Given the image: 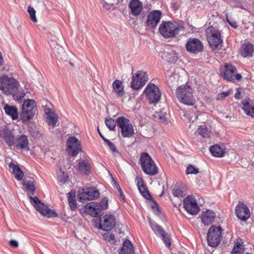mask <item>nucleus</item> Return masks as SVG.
<instances>
[{"label": "nucleus", "mask_w": 254, "mask_h": 254, "mask_svg": "<svg viewBox=\"0 0 254 254\" xmlns=\"http://www.w3.org/2000/svg\"><path fill=\"white\" fill-rule=\"evenodd\" d=\"M19 86L18 82L14 78L6 75L0 76V90L6 95L13 94Z\"/></svg>", "instance_id": "nucleus-1"}, {"label": "nucleus", "mask_w": 254, "mask_h": 254, "mask_svg": "<svg viewBox=\"0 0 254 254\" xmlns=\"http://www.w3.org/2000/svg\"><path fill=\"white\" fill-rule=\"evenodd\" d=\"M184 29V28L183 26L175 24L170 21L163 22L159 27L160 33L166 38L175 37Z\"/></svg>", "instance_id": "nucleus-2"}, {"label": "nucleus", "mask_w": 254, "mask_h": 254, "mask_svg": "<svg viewBox=\"0 0 254 254\" xmlns=\"http://www.w3.org/2000/svg\"><path fill=\"white\" fill-rule=\"evenodd\" d=\"M206 33L209 46L213 51L222 46L223 40L219 29L211 26L206 30Z\"/></svg>", "instance_id": "nucleus-3"}, {"label": "nucleus", "mask_w": 254, "mask_h": 254, "mask_svg": "<svg viewBox=\"0 0 254 254\" xmlns=\"http://www.w3.org/2000/svg\"><path fill=\"white\" fill-rule=\"evenodd\" d=\"M176 95L179 101L187 105H193L195 100L192 96V89L189 85H182L179 87L176 91Z\"/></svg>", "instance_id": "nucleus-4"}, {"label": "nucleus", "mask_w": 254, "mask_h": 254, "mask_svg": "<svg viewBox=\"0 0 254 254\" xmlns=\"http://www.w3.org/2000/svg\"><path fill=\"white\" fill-rule=\"evenodd\" d=\"M140 165L143 171L146 174L154 176L158 174V170L151 156L146 152L140 156Z\"/></svg>", "instance_id": "nucleus-5"}, {"label": "nucleus", "mask_w": 254, "mask_h": 254, "mask_svg": "<svg viewBox=\"0 0 254 254\" xmlns=\"http://www.w3.org/2000/svg\"><path fill=\"white\" fill-rule=\"evenodd\" d=\"M30 202L35 209L43 216L47 217H57L58 213L54 210L48 208L37 196H29Z\"/></svg>", "instance_id": "nucleus-6"}, {"label": "nucleus", "mask_w": 254, "mask_h": 254, "mask_svg": "<svg viewBox=\"0 0 254 254\" xmlns=\"http://www.w3.org/2000/svg\"><path fill=\"white\" fill-rule=\"evenodd\" d=\"M36 108L33 100H25L22 104V111L20 113V119L23 122H26L35 115Z\"/></svg>", "instance_id": "nucleus-7"}, {"label": "nucleus", "mask_w": 254, "mask_h": 254, "mask_svg": "<svg viewBox=\"0 0 254 254\" xmlns=\"http://www.w3.org/2000/svg\"><path fill=\"white\" fill-rule=\"evenodd\" d=\"M222 229L220 226L211 227L207 233V241L208 245L211 247L217 246L221 241Z\"/></svg>", "instance_id": "nucleus-8"}, {"label": "nucleus", "mask_w": 254, "mask_h": 254, "mask_svg": "<svg viewBox=\"0 0 254 254\" xmlns=\"http://www.w3.org/2000/svg\"><path fill=\"white\" fill-rule=\"evenodd\" d=\"M116 123L124 137H130L133 135V126L128 119L123 116L120 117L117 119Z\"/></svg>", "instance_id": "nucleus-9"}, {"label": "nucleus", "mask_w": 254, "mask_h": 254, "mask_svg": "<svg viewBox=\"0 0 254 254\" xmlns=\"http://www.w3.org/2000/svg\"><path fill=\"white\" fill-rule=\"evenodd\" d=\"M236 72L237 68L231 64H226L220 69L221 76L224 79L230 81H234L235 79L237 80H240L242 79L241 74Z\"/></svg>", "instance_id": "nucleus-10"}, {"label": "nucleus", "mask_w": 254, "mask_h": 254, "mask_svg": "<svg viewBox=\"0 0 254 254\" xmlns=\"http://www.w3.org/2000/svg\"><path fill=\"white\" fill-rule=\"evenodd\" d=\"M143 93L150 103H156L161 98V92L158 87L153 83H149L145 88Z\"/></svg>", "instance_id": "nucleus-11"}, {"label": "nucleus", "mask_w": 254, "mask_h": 254, "mask_svg": "<svg viewBox=\"0 0 254 254\" xmlns=\"http://www.w3.org/2000/svg\"><path fill=\"white\" fill-rule=\"evenodd\" d=\"M148 80V74L146 72L138 71L132 75L131 82V87L133 89L137 90L143 87Z\"/></svg>", "instance_id": "nucleus-12"}, {"label": "nucleus", "mask_w": 254, "mask_h": 254, "mask_svg": "<svg viewBox=\"0 0 254 254\" xmlns=\"http://www.w3.org/2000/svg\"><path fill=\"white\" fill-rule=\"evenodd\" d=\"M183 204L185 210L191 215L197 214L200 210L195 198L192 195H188L185 198Z\"/></svg>", "instance_id": "nucleus-13"}, {"label": "nucleus", "mask_w": 254, "mask_h": 254, "mask_svg": "<svg viewBox=\"0 0 254 254\" xmlns=\"http://www.w3.org/2000/svg\"><path fill=\"white\" fill-rule=\"evenodd\" d=\"M186 48L188 52L197 54L203 51L204 47L202 42L198 39L190 38L186 44Z\"/></svg>", "instance_id": "nucleus-14"}, {"label": "nucleus", "mask_w": 254, "mask_h": 254, "mask_svg": "<svg viewBox=\"0 0 254 254\" xmlns=\"http://www.w3.org/2000/svg\"><path fill=\"white\" fill-rule=\"evenodd\" d=\"M67 150L69 154L75 156L81 151L80 142L75 136H69L67 140Z\"/></svg>", "instance_id": "nucleus-15"}, {"label": "nucleus", "mask_w": 254, "mask_h": 254, "mask_svg": "<svg viewBox=\"0 0 254 254\" xmlns=\"http://www.w3.org/2000/svg\"><path fill=\"white\" fill-rule=\"evenodd\" d=\"M162 13L160 10H153L148 15L145 25L149 29H154L159 23Z\"/></svg>", "instance_id": "nucleus-16"}, {"label": "nucleus", "mask_w": 254, "mask_h": 254, "mask_svg": "<svg viewBox=\"0 0 254 254\" xmlns=\"http://www.w3.org/2000/svg\"><path fill=\"white\" fill-rule=\"evenodd\" d=\"M103 220L100 219L99 227L103 231H109L114 228L116 221L114 215L106 214L103 217Z\"/></svg>", "instance_id": "nucleus-17"}, {"label": "nucleus", "mask_w": 254, "mask_h": 254, "mask_svg": "<svg viewBox=\"0 0 254 254\" xmlns=\"http://www.w3.org/2000/svg\"><path fill=\"white\" fill-rule=\"evenodd\" d=\"M235 213L236 216L241 220L245 221L250 217V212L249 208L244 202H239L236 207Z\"/></svg>", "instance_id": "nucleus-18"}, {"label": "nucleus", "mask_w": 254, "mask_h": 254, "mask_svg": "<svg viewBox=\"0 0 254 254\" xmlns=\"http://www.w3.org/2000/svg\"><path fill=\"white\" fill-rule=\"evenodd\" d=\"M135 182L139 192L142 196L147 199L151 198V194H150L146 186L144 184L143 179L141 177H136L135 179Z\"/></svg>", "instance_id": "nucleus-19"}, {"label": "nucleus", "mask_w": 254, "mask_h": 254, "mask_svg": "<svg viewBox=\"0 0 254 254\" xmlns=\"http://www.w3.org/2000/svg\"><path fill=\"white\" fill-rule=\"evenodd\" d=\"M241 56L244 58H251L253 56L254 46L251 43H244L240 48Z\"/></svg>", "instance_id": "nucleus-20"}, {"label": "nucleus", "mask_w": 254, "mask_h": 254, "mask_svg": "<svg viewBox=\"0 0 254 254\" xmlns=\"http://www.w3.org/2000/svg\"><path fill=\"white\" fill-rule=\"evenodd\" d=\"M129 7L131 14L134 16H137L142 10L143 4L139 0H131L129 4Z\"/></svg>", "instance_id": "nucleus-21"}, {"label": "nucleus", "mask_w": 254, "mask_h": 254, "mask_svg": "<svg viewBox=\"0 0 254 254\" xmlns=\"http://www.w3.org/2000/svg\"><path fill=\"white\" fill-rule=\"evenodd\" d=\"M210 151L212 155L216 157H222L226 151V147L223 144H216L210 147Z\"/></svg>", "instance_id": "nucleus-22"}, {"label": "nucleus", "mask_w": 254, "mask_h": 254, "mask_svg": "<svg viewBox=\"0 0 254 254\" xmlns=\"http://www.w3.org/2000/svg\"><path fill=\"white\" fill-rule=\"evenodd\" d=\"M77 166L78 170L85 175H88L91 172V163L87 160H79Z\"/></svg>", "instance_id": "nucleus-23"}, {"label": "nucleus", "mask_w": 254, "mask_h": 254, "mask_svg": "<svg viewBox=\"0 0 254 254\" xmlns=\"http://www.w3.org/2000/svg\"><path fill=\"white\" fill-rule=\"evenodd\" d=\"M86 211L93 217H98L101 212L97 203L91 202L85 206Z\"/></svg>", "instance_id": "nucleus-24"}, {"label": "nucleus", "mask_w": 254, "mask_h": 254, "mask_svg": "<svg viewBox=\"0 0 254 254\" xmlns=\"http://www.w3.org/2000/svg\"><path fill=\"white\" fill-rule=\"evenodd\" d=\"M113 91L118 97H122L125 94L124 86L123 82L119 79L115 80L113 84Z\"/></svg>", "instance_id": "nucleus-25"}, {"label": "nucleus", "mask_w": 254, "mask_h": 254, "mask_svg": "<svg viewBox=\"0 0 254 254\" xmlns=\"http://www.w3.org/2000/svg\"><path fill=\"white\" fill-rule=\"evenodd\" d=\"M215 217V213L211 210H208L202 213L201 221L205 225H208L213 221Z\"/></svg>", "instance_id": "nucleus-26"}, {"label": "nucleus", "mask_w": 254, "mask_h": 254, "mask_svg": "<svg viewBox=\"0 0 254 254\" xmlns=\"http://www.w3.org/2000/svg\"><path fill=\"white\" fill-rule=\"evenodd\" d=\"M17 144L16 147L17 149L29 150V141L27 137L25 135H21L16 139Z\"/></svg>", "instance_id": "nucleus-27"}, {"label": "nucleus", "mask_w": 254, "mask_h": 254, "mask_svg": "<svg viewBox=\"0 0 254 254\" xmlns=\"http://www.w3.org/2000/svg\"><path fill=\"white\" fill-rule=\"evenodd\" d=\"M3 110L5 114L11 117L13 120H17L18 118V112L17 108L14 106H10L8 104H5L3 107Z\"/></svg>", "instance_id": "nucleus-28"}, {"label": "nucleus", "mask_w": 254, "mask_h": 254, "mask_svg": "<svg viewBox=\"0 0 254 254\" xmlns=\"http://www.w3.org/2000/svg\"><path fill=\"white\" fill-rule=\"evenodd\" d=\"M119 254H134L133 247L128 240H125Z\"/></svg>", "instance_id": "nucleus-29"}, {"label": "nucleus", "mask_w": 254, "mask_h": 254, "mask_svg": "<svg viewBox=\"0 0 254 254\" xmlns=\"http://www.w3.org/2000/svg\"><path fill=\"white\" fill-rule=\"evenodd\" d=\"M8 166L12 170V173L14 175L15 178L18 181L21 180L24 174L20 168L12 162L10 163Z\"/></svg>", "instance_id": "nucleus-30"}, {"label": "nucleus", "mask_w": 254, "mask_h": 254, "mask_svg": "<svg viewBox=\"0 0 254 254\" xmlns=\"http://www.w3.org/2000/svg\"><path fill=\"white\" fill-rule=\"evenodd\" d=\"M243 109L248 116L254 117V106L248 101L242 102Z\"/></svg>", "instance_id": "nucleus-31"}, {"label": "nucleus", "mask_w": 254, "mask_h": 254, "mask_svg": "<svg viewBox=\"0 0 254 254\" xmlns=\"http://www.w3.org/2000/svg\"><path fill=\"white\" fill-rule=\"evenodd\" d=\"M68 195V202L70 209L72 211H74L77 208V203L75 199V192L71 191L67 193Z\"/></svg>", "instance_id": "nucleus-32"}, {"label": "nucleus", "mask_w": 254, "mask_h": 254, "mask_svg": "<svg viewBox=\"0 0 254 254\" xmlns=\"http://www.w3.org/2000/svg\"><path fill=\"white\" fill-rule=\"evenodd\" d=\"M3 138L9 146H12L14 143V136L13 133L8 130L3 132Z\"/></svg>", "instance_id": "nucleus-33"}, {"label": "nucleus", "mask_w": 254, "mask_h": 254, "mask_svg": "<svg viewBox=\"0 0 254 254\" xmlns=\"http://www.w3.org/2000/svg\"><path fill=\"white\" fill-rule=\"evenodd\" d=\"M195 134L200 135L203 138H208L210 136V131L204 125L199 126Z\"/></svg>", "instance_id": "nucleus-34"}, {"label": "nucleus", "mask_w": 254, "mask_h": 254, "mask_svg": "<svg viewBox=\"0 0 254 254\" xmlns=\"http://www.w3.org/2000/svg\"><path fill=\"white\" fill-rule=\"evenodd\" d=\"M87 196L88 197V200L97 198L99 197L100 193L98 190H95L93 188L84 189Z\"/></svg>", "instance_id": "nucleus-35"}, {"label": "nucleus", "mask_w": 254, "mask_h": 254, "mask_svg": "<svg viewBox=\"0 0 254 254\" xmlns=\"http://www.w3.org/2000/svg\"><path fill=\"white\" fill-rule=\"evenodd\" d=\"M165 59L170 63H174L178 60L177 53L175 51L172 50L170 52H165L164 56Z\"/></svg>", "instance_id": "nucleus-36"}, {"label": "nucleus", "mask_w": 254, "mask_h": 254, "mask_svg": "<svg viewBox=\"0 0 254 254\" xmlns=\"http://www.w3.org/2000/svg\"><path fill=\"white\" fill-rule=\"evenodd\" d=\"M23 185L25 187L27 191L31 192L32 194H34L36 188L34 182L29 180H24L23 182Z\"/></svg>", "instance_id": "nucleus-37"}, {"label": "nucleus", "mask_w": 254, "mask_h": 254, "mask_svg": "<svg viewBox=\"0 0 254 254\" xmlns=\"http://www.w3.org/2000/svg\"><path fill=\"white\" fill-rule=\"evenodd\" d=\"M47 119V123L49 126H52L53 127L56 126L58 122V116L54 113H49Z\"/></svg>", "instance_id": "nucleus-38"}, {"label": "nucleus", "mask_w": 254, "mask_h": 254, "mask_svg": "<svg viewBox=\"0 0 254 254\" xmlns=\"http://www.w3.org/2000/svg\"><path fill=\"white\" fill-rule=\"evenodd\" d=\"M172 193L174 196L178 197H183L186 195L185 191L178 186H175L173 188Z\"/></svg>", "instance_id": "nucleus-39"}, {"label": "nucleus", "mask_w": 254, "mask_h": 254, "mask_svg": "<svg viewBox=\"0 0 254 254\" xmlns=\"http://www.w3.org/2000/svg\"><path fill=\"white\" fill-rule=\"evenodd\" d=\"M150 225L152 228V229L155 232H158L161 236L163 235V234L165 235V233L166 232L164 229L160 226L154 224L153 223L150 221Z\"/></svg>", "instance_id": "nucleus-40"}, {"label": "nucleus", "mask_w": 254, "mask_h": 254, "mask_svg": "<svg viewBox=\"0 0 254 254\" xmlns=\"http://www.w3.org/2000/svg\"><path fill=\"white\" fill-rule=\"evenodd\" d=\"M150 225L152 228V229L155 232H158L161 236L163 235V234L165 235V233L166 232L164 229L160 226L154 224L153 223L150 221Z\"/></svg>", "instance_id": "nucleus-41"}, {"label": "nucleus", "mask_w": 254, "mask_h": 254, "mask_svg": "<svg viewBox=\"0 0 254 254\" xmlns=\"http://www.w3.org/2000/svg\"><path fill=\"white\" fill-rule=\"evenodd\" d=\"M105 124L110 130H114L117 123L113 119L110 118L105 120Z\"/></svg>", "instance_id": "nucleus-42"}, {"label": "nucleus", "mask_w": 254, "mask_h": 254, "mask_svg": "<svg viewBox=\"0 0 254 254\" xmlns=\"http://www.w3.org/2000/svg\"><path fill=\"white\" fill-rule=\"evenodd\" d=\"M97 204L101 211L107 209L108 206V198L104 197L101 200L100 203H97Z\"/></svg>", "instance_id": "nucleus-43"}, {"label": "nucleus", "mask_w": 254, "mask_h": 254, "mask_svg": "<svg viewBox=\"0 0 254 254\" xmlns=\"http://www.w3.org/2000/svg\"><path fill=\"white\" fill-rule=\"evenodd\" d=\"M27 11L29 14L31 20L34 23L37 22V19L36 16V11L33 7L31 6H28Z\"/></svg>", "instance_id": "nucleus-44"}, {"label": "nucleus", "mask_w": 254, "mask_h": 254, "mask_svg": "<svg viewBox=\"0 0 254 254\" xmlns=\"http://www.w3.org/2000/svg\"><path fill=\"white\" fill-rule=\"evenodd\" d=\"M105 142L109 146L112 152L114 153V155H116L117 154H119V152L115 145L110 140L107 139V140H105Z\"/></svg>", "instance_id": "nucleus-45"}, {"label": "nucleus", "mask_w": 254, "mask_h": 254, "mask_svg": "<svg viewBox=\"0 0 254 254\" xmlns=\"http://www.w3.org/2000/svg\"><path fill=\"white\" fill-rule=\"evenodd\" d=\"M199 173L198 169L195 168L192 165H189L186 169V174H197Z\"/></svg>", "instance_id": "nucleus-46"}, {"label": "nucleus", "mask_w": 254, "mask_h": 254, "mask_svg": "<svg viewBox=\"0 0 254 254\" xmlns=\"http://www.w3.org/2000/svg\"><path fill=\"white\" fill-rule=\"evenodd\" d=\"M77 198L80 201L88 200V197L84 190V189H83L81 192H79L77 194Z\"/></svg>", "instance_id": "nucleus-47"}, {"label": "nucleus", "mask_w": 254, "mask_h": 254, "mask_svg": "<svg viewBox=\"0 0 254 254\" xmlns=\"http://www.w3.org/2000/svg\"><path fill=\"white\" fill-rule=\"evenodd\" d=\"M243 250L242 245L238 244L235 245L232 252V254H243Z\"/></svg>", "instance_id": "nucleus-48"}, {"label": "nucleus", "mask_w": 254, "mask_h": 254, "mask_svg": "<svg viewBox=\"0 0 254 254\" xmlns=\"http://www.w3.org/2000/svg\"><path fill=\"white\" fill-rule=\"evenodd\" d=\"M161 237H162V240L165 244L166 246L168 248H169L171 246V241L168 235L166 233V232H165V235L163 234L161 236Z\"/></svg>", "instance_id": "nucleus-49"}, {"label": "nucleus", "mask_w": 254, "mask_h": 254, "mask_svg": "<svg viewBox=\"0 0 254 254\" xmlns=\"http://www.w3.org/2000/svg\"><path fill=\"white\" fill-rule=\"evenodd\" d=\"M230 94V91H227L225 92H222L220 93V94H218L217 96V100H221L224 99L225 98L229 96Z\"/></svg>", "instance_id": "nucleus-50"}, {"label": "nucleus", "mask_w": 254, "mask_h": 254, "mask_svg": "<svg viewBox=\"0 0 254 254\" xmlns=\"http://www.w3.org/2000/svg\"><path fill=\"white\" fill-rule=\"evenodd\" d=\"M104 237L105 240L108 241L110 242H113L115 240V237L113 234H105Z\"/></svg>", "instance_id": "nucleus-51"}, {"label": "nucleus", "mask_w": 254, "mask_h": 254, "mask_svg": "<svg viewBox=\"0 0 254 254\" xmlns=\"http://www.w3.org/2000/svg\"><path fill=\"white\" fill-rule=\"evenodd\" d=\"M9 245L11 247L14 248H16L18 247V243L15 240H10L9 241Z\"/></svg>", "instance_id": "nucleus-52"}, {"label": "nucleus", "mask_w": 254, "mask_h": 254, "mask_svg": "<svg viewBox=\"0 0 254 254\" xmlns=\"http://www.w3.org/2000/svg\"><path fill=\"white\" fill-rule=\"evenodd\" d=\"M113 186L117 190L121 189V187L119 184L117 183V182L113 178Z\"/></svg>", "instance_id": "nucleus-53"}, {"label": "nucleus", "mask_w": 254, "mask_h": 254, "mask_svg": "<svg viewBox=\"0 0 254 254\" xmlns=\"http://www.w3.org/2000/svg\"><path fill=\"white\" fill-rule=\"evenodd\" d=\"M112 5L109 3H107V2H105L103 4V7L106 9V10H109L112 7Z\"/></svg>", "instance_id": "nucleus-54"}, {"label": "nucleus", "mask_w": 254, "mask_h": 254, "mask_svg": "<svg viewBox=\"0 0 254 254\" xmlns=\"http://www.w3.org/2000/svg\"><path fill=\"white\" fill-rule=\"evenodd\" d=\"M118 191V192L119 193L121 197L122 198V199H123V201H125V195H124V193H123V191L122 190V189H120Z\"/></svg>", "instance_id": "nucleus-55"}, {"label": "nucleus", "mask_w": 254, "mask_h": 254, "mask_svg": "<svg viewBox=\"0 0 254 254\" xmlns=\"http://www.w3.org/2000/svg\"><path fill=\"white\" fill-rule=\"evenodd\" d=\"M25 94H22L20 96H18V95H16L15 98L18 102H21L22 101V99L24 97Z\"/></svg>", "instance_id": "nucleus-56"}, {"label": "nucleus", "mask_w": 254, "mask_h": 254, "mask_svg": "<svg viewBox=\"0 0 254 254\" xmlns=\"http://www.w3.org/2000/svg\"><path fill=\"white\" fill-rule=\"evenodd\" d=\"M98 132L99 133V135L100 136V137L102 138V139L105 142V140H107L108 139L106 138L104 135L101 133V132H100L99 128H98Z\"/></svg>", "instance_id": "nucleus-57"}, {"label": "nucleus", "mask_w": 254, "mask_h": 254, "mask_svg": "<svg viewBox=\"0 0 254 254\" xmlns=\"http://www.w3.org/2000/svg\"><path fill=\"white\" fill-rule=\"evenodd\" d=\"M3 62V58H2V57L1 55V53L0 52V66L2 64Z\"/></svg>", "instance_id": "nucleus-58"}, {"label": "nucleus", "mask_w": 254, "mask_h": 254, "mask_svg": "<svg viewBox=\"0 0 254 254\" xmlns=\"http://www.w3.org/2000/svg\"><path fill=\"white\" fill-rule=\"evenodd\" d=\"M235 97L236 99H239L240 98V93L239 92H237L235 94Z\"/></svg>", "instance_id": "nucleus-59"}, {"label": "nucleus", "mask_w": 254, "mask_h": 254, "mask_svg": "<svg viewBox=\"0 0 254 254\" xmlns=\"http://www.w3.org/2000/svg\"><path fill=\"white\" fill-rule=\"evenodd\" d=\"M229 24L233 28H236L237 27V23L236 22H234V23H229Z\"/></svg>", "instance_id": "nucleus-60"}, {"label": "nucleus", "mask_w": 254, "mask_h": 254, "mask_svg": "<svg viewBox=\"0 0 254 254\" xmlns=\"http://www.w3.org/2000/svg\"><path fill=\"white\" fill-rule=\"evenodd\" d=\"M155 207H156V210L158 212H160L159 210V208L158 207L157 204L156 203L155 204Z\"/></svg>", "instance_id": "nucleus-61"}, {"label": "nucleus", "mask_w": 254, "mask_h": 254, "mask_svg": "<svg viewBox=\"0 0 254 254\" xmlns=\"http://www.w3.org/2000/svg\"><path fill=\"white\" fill-rule=\"evenodd\" d=\"M69 64L70 65H71L72 66L74 65L73 64L72 62H69Z\"/></svg>", "instance_id": "nucleus-62"}, {"label": "nucleus", "mask_w": 254, "mask_h": 254, "mask_svg": "<svg viewBox=\"0 0 254 254\" xmlns=\"http://www.w3.org/2000/svg\"><path fill=\"white\" fill-rule=\"evenodd\" d=\"M152 208H154V205H152Z\"/></svg>", "instance_id": "nucleus-63"}]
</instances>
